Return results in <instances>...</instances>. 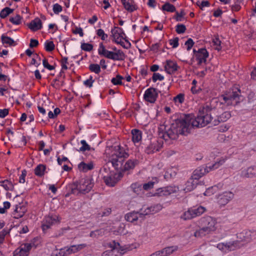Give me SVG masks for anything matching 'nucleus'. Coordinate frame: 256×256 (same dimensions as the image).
<instances>
[{
	"label": "nucleus",
	"mask_w": 256,
	"mask_h": 256,
	"mask_svg": "<svg viewBox=\"0 0 256 256\" xmlns=\"http://www.w3.org/2000/svg\"><path fill=\"white\" fill-rule=\"evenodd\" d=\"M26 212V208L24 206L16 205V208L12 213L14 218L18 219L24 216Z\"/></svg>",
	"instance_id": "b1692460"
},
{
	"label": "nucleus",
	"mask_w": 256,
	"mask_h": 256,
	"mask_svg": "<svg viewBox=\"0 0 256 256\" xmlns=\"http://www.w3.org/2000/svg\"><path fill=\"white\" fill-rule=\"evenodd\" d=\"M122 2L125 9L128 12H132L136 9L135 5L132 4L128 1L122 0Z\"/></svg>",
	"instance_id": "58836bf2"
},
{
	"label": "nucleus",
	"mask_w": 256,
	"mask_h": 256,
	"mask_svg": "<svg viewBox=\"0 0 256 256\" xmlns=\"http://www.w3.org/2000/svg\"><path fill=\"white\" fill-rule=\"evenodd\" d=\"M208 172V168L205 166H201L194 170L192 178L193 179L198 180Z\"/></svg>",
	"instance_id": "4be33fe9"
},
{
	"label": "nucleus",
	"mask_w": 256,
	"mask_h": 256,
	"mask_svg": "<svg viewBox=\"0 0 256 256\" xmlns=\"http://www.w3.org/2000/svg\"><path fill=\"white\" fill-rule=\"evenodd\" d=\"M112 36L114 38V41L117 44H120L124 48L128 49L131 46V44L126 39V36L118 32H116L114 30H111Z\"/></svg>",
	"instance_id": "6e6552de"
},
{
	"label": "nucleus",
	"mask_w": 256,
	"mask_h": 256,
	"mask_svg": "<svg viewBox=\"0 0 256 256\" xmlns=\"http://www.w3.org/2000/svg\"><path fill=\"white\" fill-rule=\"evenodd\" d=\"M14 10V9L10 8L9 7H6L0 11V17L2 18H4L9 14L12 13Z\"/></svg>",
	"instance_id": "ea45409f"
},
{
	"label": "nucleus",
	"mask_w": 256,
	"mask_h": 256,
	"mask_svg": "<svg viewBox=\"0 0 256 256\" xmlns=\"http://www.w3.org/2000/svg\"><path fill=\"white\" fill-rule=\"evenodd\" d=\"M81 48L86 52H90L93 49V46L88 43H82Z\"/></svg>",
	"instance_id": "864d4df0"
},
{
	"label": "nucleus",
	"mask_w": 256,
	"mask_h": 256,
	"mask_svg": "<svg viewBox=\"0 0 256 256\" xmlns=\"http://www.w3.org/2000/svg\"><path fill=\"white\" fill-rule=\"evenodd\" d=\"M256 236V230H244L242 232L237 234V238L241 241L250 242Z\"/></svg>",
	"instance_id": "4468645a"
},
{
	"label": "nucleus",
	"mask_w": 256,
	"mask_h": 256,
	"mask_svg": "<svg viewBox=\"0 0 256 256\" xmlns=\"http://www.w3.org/2000/svg\"><path fill=\"white\" fill-rule=\"evenodd\" d=\"M2 42L3 44H7L9 46H12L14 42V40L11 38L2 34L1 36Z\"/></svg>",
	"instance_id": "79ce46f5"
},
{
	"label": "nucleus",
	"mask_w": 256,
	"mask_h": 256,
	"mask_svg": "<svg viewBox=\"0 0 256 256\" xmlns=\"http://www.w3.org/2000/svg\"><path fill=\"white\" fill-rule=\"evenodd\" d=\"M162 144L163 140L158 138V140L151 142L146 148L145 152L148 154H150L158 151L162 146Z\"/></svg>",
	"instance_id": "2eb2a0df"
},
{
	"label": "nucleus",
	"mask_w": 256,
	"mask_h": 256,
	"mask_svg": "<svg viewBox=\"0 0 256 256\" xmlns=\"http://www.w3.org/2000/svg\"><path fill=\"white\" fill-rule=\"evenodd\" d=\"M178 190V187L175 186H168L158 188L156 190V192L153 194V196H168L172 194L175 193Z\"/></svg>",
	"instance_id": "9b49d317"
},
{
	"label": "nucleus",
	"mask_w": 256,
	"mask_h": 256,
	"mask_svg": "<svg viewBox=\"0 0 256 256\" xmlns=\"http://www.w3.org/2000/svg\"><path fill=\"white\" fill-rule=\"evenodd\" d=\"M158 179L156 178H154L152 180L149 181L147 183H145L143 184L142 188L144 190H150L154 187V184L158 182Z\"/></svg>",
	"instance_id": "72a5a7b5"
},
{
	"label": "nucleus",
	"mask_w": 256,
	"mask_h": 256,
	"mask_svg": "<svg viewBox=\"0 0 256 256\" xmlns=\"http://www.w3.org/2000/svg\"><path fill=\"white\" fill-rule=\"evenodd\" d=\"M90 70L96 74H98L100 72V67L98 64H90L89 66Z\"/></svg>",
	"instance_id": "de8ad7c7"
},
{
	"label": "nucleus",
	"mask_w": 256,
	"mask_h": 256,
	"mask_svg": "<svg viewBox=\"0 0 256 256\" xmlns=\"http://www.w3.org/2000/svg\"><path fill=\"white\" fill-rule=\"evenodd\" d=\"M184 95L182 94H180L174 98V100L176 102H178L180 104H182L184 102Z\"/></svg>",
	"instance_id": "13d9d810"
},
{
	"label": "nucleus",
	"mask_w": 256,
	"mask_h": 256,
	"mask_svg": "<svg viewBox=\"0 0 256 256\" xmlns=\"http://www.w3.org/2000/svg\"><path fill=\"white\" fill-rule=\"evenodd\" d=\"M78 168L81 172H86L94 168V164L92 162L86 164L82 162L78 165Z\"/></svg>",
	"instance_id": "cd10ccee"
},
{
	"label": "nucleus",
	"mask_w": 256,
	"mask_h": 256,
	"mask_svg": "<svg viewBox=\"0 0 256 256\" xmlns=\"http://www.w3.org/2000/svg\"><path fill=\"white\" fill-rule=\"evenodd\" d=\"M124 79V77L122 76L117 74L116 77L113 78L111 82L114 84V85H122V80Z\"/></svg>",
	"instance_id": "49530a36"
},
{
	"label": "nucleus",
	"mask_w": 256,
	"mask_h": 256,
	"mask_svg": "<svg viewBox=\"0 0 256 256\" xmlns=\"http://www.w3.org/2000/svg\"><path fill=\"white\" fill-rule=\"evenodd\" d=\"M178 249V247L176 246H170L166 247L163 249L162 250L163 252L164 256H168L174 252L176 251Z\"/></svg>",
	"instance_id": "f704fd0d"
},
{
	"label": "nucleus",
	"mask_w": 256,
	"mask_h": 256,
	"mask_svg": "<svg viewBox=\"0 0 256 256\" xmlns=\"http://www.w3.org/2000/svg\"><path fill=\"white\" fill-rule=\"evenodd\" d=\"M225 162V159L222 158H220L218 161L216 162L214 164H212L211 166H205V167L208 168V172L210 170H216V168H218L220 166L223 164Z\"/></svg>",
	"instance_id": "c9c22d12"
},
{
	"label": "nucleus",
	"mask_w": 256,
	"mask_h": 256,
	"mask_svg": "<svg viewBox=\"0 0 256 256\" xmlns=\"http://www.w3.org/2000/svg\"><path fill=\"white\" fill-rule=\"evenodd\" d=\"M217 188L218 187L216 186H212L211 188H209L206 190L204 193V194L206 196H210L212 194H213L216 192Z\"/></svg>",
	"instance_id": "bf43d9fd"
},
{
	"label": "nucleus",
	"mask_w": 256,
	"mask_h": 256,
	"mask_svg": "<svg viewBox=\"0 0 256 256\" xmlns=\"http://www.w3.org/2000/svg\"><path fill=\"white\" fill-rule=\"evenodd\" d=\"M126 58L124 52L120 50H116V52H112V60H123Z\"/></svg>",
	"instance_id": "c756f323"
},
{
	"label": "nucleus",
	"mask_w": 256,
	"mask_h": 256,
	"mask_svg": "<svg viewBox=\"0 0 256 256\" xmlns=\"http://www.w3.org/2000/svg\"><path fill=\"white\" fill-rule=\"evenodd\" d=\"M112 212V210L110 208H106L102 212V213L100 212L98 214V215L100 216L103 217V216H109Z\"/></svg>",
	"instance_id": "0e129e2a"
},
{
	"label": "nucleus",
	"mask_w": 256,
	"mask_h": 256,
	"mask_svg": "<svg viewBox=\"0 0 256 256\" xmlns=\"http://www.w3.org/2000/svg\"><path fill=\"white\" fill-rule=\"evenodd\" d=\"M128 152L120 145H116L112 147L110 161L114 167L121 164L120 162H124V159L128 158Z\"/></svg>",
	"instance_id": "39448f33"
},
{
	"label": "nucleus",
	"mask_w": 256,
	"mask_h": 256,
	"mask_svg": "<svg viewBox=\"0 0 256 256\" xmlns=\"http://www.w3.org/2000/svg\"><path fill=\"white\" fill-rule=\"evenodd\" d=\"M2 186L6 190L12 191L14 190V185L12 182L8 180H4L2 182Z\"/></svg>",
	"instance_id": "a19ab883"
},
{
	"label": "nucleus",
	"mask_w": 256,
	"mask_h": 256,
	"mask_svg": "<svg viewBox=\"0 0 256 256\" xmlns=\"http://www.w3.org/2000/svg\"><path fill=\"white\" fill-rule=\"evenodd\" d=\"M214 45L216 46L215 49L220 50L222 49L221 42L218 38H216L213 40Z\"/></svg>",
	"instance_id": "052dcab7"
},
{
	"label": "nucleus",
	"mask_w": 256,
	"mask_h": 256,
	"mask_svg": "<svg viewBox=\"0 0 256 256\" xmlns=\"http://www.w3.org/2000/svg\"><path fill=\"white\" fill-rule=\"evenodd\" d=\"M194 179L192 178L188 180L186 184V187L183 189L186 192H190L193 190L196 186V182L194 181Z\"/></svg>",
	"instance_id": "7c9ffc66"
},
{
	"label": "nucleus",
	"mask_w": 256,
	"mask_h": 256,
	"mask_svg": "<svg viewBox=\"0 0 256 256\" xmlns=\"http://www.w3.org/2000/svg\"><path fill=\"white\" fill-rule=\"evenodd\" d=\"M123 175L122 172H110L107 175L104 176V181L106 186H114L123 176Z\"/></svg>",
	"instance_id": "0eeeda50"
},
{
	"label": "nucleus",
	"mask_w": 256,
	"mask_h": 256,
	"mask_svg": "<svg viewBox=\"0 0 256 256\" xmlns=\"http://www.w3.org/2000/svg\"><path fill=\"white\" fill-rule=\"evenodd\" d=\"M86 246L85 244L72 245L70 246H66L64 248L66 256L72 254L76 253Z\"/></svg>",
	"instance_id": "6ab92c4d"
},
{
	"label": "nucleus",
	"mask_w": 256,
	"mask_h": 256,
	"mask_svg": "<svg viewBox=\"0 0 256 256\" xmlns=\"http://www.w3.org/2000/svg\"><path fill=\"white\" fill-rule=\"evenodd\" d=\"M55 48V46L52 41H46L44 43V48L47 52L52 51Z\"/></svg>",
	"instance_id": "09e8293b"
},
{
	"label": "nucleus",
	"mask_w": 256,
	"mask_h": 256,
	"mask_svg": "<svg viewBox=\"0 0 256 256\" xmlns=\"http://www.w3.org/2000/svg\"><path fill=\"white\" fill-rule=\"evenodd\" d=\"M22 17L19 14H16V16L13 17H10L9 20L10 22L16 25H18L20 24L22 22Z\"/></svg>",
	"instance_id": "c03bdc74"
},
{
	"label": "nucleus",
	"mask_w": 256,
	"mask_h": 256,
	"mask_svg": "<svg viewBox=\"0 0 256 256\" xmlns=\"http://www.w3.org/2000/svg\"><path fill=\"white\" fill-rule=\"evenodd\" d=\"M110 246L112 249L104 252L102 256H122L124 254L122 252L124 250L122 249L118 242L112 241L110 243Z\"/></svg>",
	"instance_id": "1a4fd4ad"
},
{
	"label": "nucleus",
	"mask_w": 256,
	"mask_h": 256,
	"mask_svg": "<svg viewBox=\"0 0 256 256\" xmlns=\"http://www.w3.org/2000/svg\"><path fill=\"white\" fill-rule=\"evenodd\" d=\"M96 34L100 37L102 40H105L108 37L107 34L104 33V32L102 29H98L96 30Z\"/></svg>",
	"instance_id": "6e6d98bb"
},
{
	"label": "nucleus",
	"mask_w": 256,
	"mask_h": 256,
	"mask_svg": "<svg viewBox=\"0 0 256 256\" xmlns=\"http://www.w3.org/2000/svg\"><path fill=\"white\" fill-rule=\"evenodd\" d=\"M176 20L177 22L182 21V18L186 14L184 10H181L180 12H176Z\"/></svg>",
	"instance_id": "680f3d73"
},
{
	"label": "nucleus",
	"mask_w": 256,
	"mask_h": 256,
	"mask_svg": "<svg viewBox=\"0 0 256 256\" xmlns=\"http://www.w3.org/2000/svg\"><path fill=\"white\" fill-rule=\"evenodd\" d=\"M132 140L136 142H139L142 140V132L138 129H134L132 130Z\"/></svg>",
	"instance_id": "c85d7f7f"
},
{
	"label": "nucleus",
	"mask_w": 256,
	"mask_h": 256,
	"mask_svg": "<svg viewBox=\"0 0 256 256\" xmlns=\"http://www.w3.org/2000/svg\"><path fill=\"white\" fill-rule=\"evenodd\" d=\"M194 120L190 116H184L176 120V125L172 124L170 128L166 129L164 127V130L162 128H159L158 138L160 139L164 140L165 142L168 139L176 140L178 138V134L187 135L190 132L192 127H196L192 124V122Z\"/></svg>",
	"instance_id": "f03ea898"
},
{
	"label": "nucleus",
	"mask_w": 256,
	"mask_h": 256,
	"mask_svg": "<svg viewBox=\"0 0 256 256\" xmlns=\"http://www.w3.org/2000/svg\"><path fill=\"white\" fill-rule=\"evenodd\" d=\"M140 218V212L138 211H133L126 214L125 216V219L126 221L134 222Z\"/></svg>",
	"instance_id": "bb28decb"
},
{
	"label": "nucleus",
	"mask_w": 256,
	"mask_h": 256,
	"mask_svg": "<svg viewBox=\"0 0 256 256\" xmlns=\"http://www.w3.org/2000/svg\"><path fill=\"white\" fill-rule=\"evenodd\" d=\"M162 10L168 12H174L176 11V8L174 5L166 2L162 6Z\"/></svg>",
	"instance_id": "a18cd8bd"
},
{
	"label": "nucleus",
	"mask_w": 256,
	"mask_h": 256,
	"mask_svg": "<svg viewBox=\"0 0 256 256\" xmlns=\"http://www.w3.org/2000/svg\"><path fill=\"white\" fill-rule=\"evenodd\" d=\"M28 28L33 32H36L42 28V23L41 20L37 18L32 20L28 24Z\"/></svg>",
	"instance_id": "5701e85b"
},
{
	"label": "nucleus",
	"mask_w": 256,
	"mask_h": 256,
	"mask_svg": "<svg viewBox=\"0 0 256 256\" xmlns=\"http://www.w3.org/2000/svg\"><path fill=\"white\" fill-rule=\"evenodd\" d=\"M152 79L154 82H156L158 80H163L164 79V77L159 73H154L153 74Z\"/></svg>",
	"instance_id": "69168bd1"
},
{
	"label": "nucleus",
	"mask_w": 256,
	"mask_h": 256,
	"mask_svg": "<svg viewBox=\"0 0 256 256\" xmlns=\"http://www.w3.org/2000/svg\"><path fill=\"white\" fill-rule=\"evenodd\" d=\"M94 186V179L92 177H86L80 180L76 189L79 193L86 194L90 191Z\"/></svg>",
	"instance_id": "423d86ee"
},
{
	"label": "nucleus",
	"mask_w": 256,
	"mask_h": 256,
	"mask_svg": "<svg viewBox=\"0 0 256 256\" xmlns=\"http://www.w3.org/2000/svg\"><path fill=\"white\" fill-rule=\"evenodd\" d=\"M238 246L236 241L230 242H228L220 243L218 244L217 248L222 251L226 252L234 250Z\"/></svg>",
	"instance_id": "a211bd4d"
},
{
	"label": "nucleus",
	"mask_w": 256,
	"mask_h": 256,
	"mask_svg": "<svg viewBox=\"0 0 256 256\" xmlns=\"http://www.w3.org/2000/svg\"><path fill=\"white\" fill-rule=\"evenodd\" d=\"M186 30V27L183 24H178L176 27V31L178 34L184 33Z\"/></svg>",
	"instance_id": "5fc2aeb1"
},
{
	"label": "nucleus",
	"mask_w": 256,
	"mask_h": 256,
	"mask_svg": "<svg viewBox=\"0 0 256 256\" xmlns=\"http://www.w3.org/2000/svg\"><path fill=\"white\" fill-rule=\"evenodd\" d=\"M240 176L244 178H250L256 176V166L242 170Z\"/></svg>",
	"instance_id": "393cba45"
},
{
	"label": "nucleus",
	"mask_w": 256,
	"mask_h": 256,
	"mask_svg": "<svg viewBox=\"0 0 256 256\" xmlns=\"http://www.w3.org/2000/svg\"><path fill=\"white\" fill-rule=\"evenodd\" d=\"M138 212H140V220L144 219L145 216L153 214L150 206L148 207L145 209H144V208L140 209L138 210Z\"/></svg>",
	"instance_id": "e433bc0d"
},
{
	"label": "nucleus",
	"mask_w": 256,
	"mask_h": 256,
	"mask_svg": "<svg viewBox=\"0 0 256 256\" xmlns=\"http://www.w3.org/2000/svg\"><path fill=\"white\" fill-rule=\"evenodd\" d=\"M104 234V230L102 229L96 230L90 232V236L92 238H97Z\"/></svg>",
	"instance_id": "8fccbe9b"
},
{
	"label": "nucleus",
	"mask_w": 256,
	"mask_h": 256,
	"mask_svg": "<svg viewBox=\"0 0 256 256\" xmlns=\"http://www.w3.org/2000/svg\"><path fill=\"white\" fill-rule=\"evenodd\" d=\"M192 210H193V214H194L195 217L200 216L206 211L205 208L202 206H200L197 208H193Z\"/></svg>",
	"instance_id": "37998d69"
},
{
	"label": "nucleus",
	"mask_w": 256,
	"mask_h": 256,
	"mask_svg": "<svg viewBox=\"0 0 256 256\" xmlns=\"http://www.w3.org/2000/svg\"><path fill=\"white\" fill-rule=\"evenodd\" d=\"M62 6L58 4H56L53 6V11L54 14H58L62 11Z\"/></svg>",
	"instance_id": "774afa93"
},
{
	"label": "nucleus",
	"mask_w": 256,
	"mask_h": 256,
	"mask_svg": "<svg viewBox=\"0 0 256 256\" xmlns=\"http://www.w3.org/2000/svg\"><path fill=\"white\" fill-rule=\"evenodd\" d=\"M192 212L193 210L192 208H189L187 211L183 213V214L180 216V218L184 220L192 219L195 218L194 214H193Z\"/></svg>",
	"instance_id": "4c0bfd02"
},
{
	"label": "nucleus",
	"mask_w": 256,
	"mask_h": 256,
	"mask_svg": "<svg viewBox=\"0 0 256 256\" xmlns=\"http://www.w3.org/2000/svg\"><path fill=\"white\" fill-rule=\"evenodd\" d=\"M150 208L152 214H154L160 212L162 209V206L160 204H156L153 206H150Z\"/></svg>",
	"instance_id": "4d7b16f0"
},
{
	"label": "nucleus",
	"mask_w": 256,
	"mask_h": 256,
	"mask_svg": "<svg viewBox=\"0 0 256 256\" xmlns=\"http://www.w3.org/2000/svg\"><path fill=\"white\" fill-rule=\"evenodd\" d=\"M130 188L137 195H140L142 193V187L140 184L138 182L132 184Z\"/></svg>",
	"instance_id": "473e14b6"
},
{
	"label": "nucleus",
	"mask_w": 256,
	"mask_h": 256,
	"mask_svg": "<svg viewBox=\"0 0 256 256\" xmlns=\"http://www.w3.org/2000/svg\"><path fill=\"white\" fill-rule=\"evenodd\" d=\"M98 53L100 55L102 56L108 58L112 60V52L106 50L102 43L100 44L98 49Z\"/></svg>",
	"instance_id": "a878e982"
},
{
	"label": "nucleus",
	"mask_w": 256,
	"mask_h": 256,
	"mask_svg": "<svg viewBox=\"0 0 256 256\" xmlns=\"http://www.w3.org/2000/svg\"><path fill=\"white\" fill-rule=\"evenodd\" d=\"M179 68L176 63L171 60H167L164 66L165 70L169 74H174Z\"/></svg>",
	"instance_id": "412c9836"
},
{
	"label": "nucleus",
	"mask_w": 256,
	"mask_h": 256,
	"mask_svg": "<svg viewBox=\"0 0 256 256\" xmlns=\"http://www.w3.org/2000/svg\"><path fill=\"white\" fill-rule=\"evenodd\" d=\"M57 218L58 217L56 216H46L42 221V230L44 232L50 228L52 224L56 222Z\"/></svg>",
	"instance_id": "f3484780"
},
{
	"label": "nucleus",
	"mask_w": 256,
	"mask_h": 256,
	"mask_svg": "<svg viewBox=\"0 0 256 256\" xmlns=\"http://www.w3.org/2000/svg\"><path fill=\"white\" fill-rule=\"evenodd\" d=\"M138 163V162L137 160L130 159L127 160L124 164V162H120L121 164L118 166H115L114 168L117 170H120V172H122L123 174L124 172L134 169Z\"/></svg>",
	"instance_id": "9d476101"
},
{
	"label": "nucleus",
	"mask_w": 256,
	"mask_h": 256,
	"mask_svg": "<svg viewBox=\"0 0 256 256\" xmlns=\"http://www.w3.org/2000/svg\"><path fill=\"white\" fill-rule=\"evenodd\" d=\"M200 228L194 232L196 238H202L214 232L216 228V222L215 219L210 216L201 218L198 220Z\"/></svg>",
	"instance_id": "20e7f679"
},
{
	"label": "nucleus",
	"mask_w": 256,
	"mask_h": 256,
	"mask_svg": "<svg viewBox=\"0 0 256 256\" xmlns=\"http://www.w3.org/2000/svg\"><path fill=\"white\" fill-rule=\"evenodd\" d=\"M216 110L214 105L206 104L200 108L198 114L196 118L192 122V124L196 127H204L211 123L214 126H216L220 122H226L231 116L229 112H224L220 116L216 115L214 118L212 116V114H216Z\"/></svg>",
	"instance_id": "f257e3e1"
},
{
	"label": "nucleus",
	"mask_w": 256,
	"mask_h": 256,
	"mask_svg": "<svg viewBox=\"0 0 256 256\" xmlns=\"http://www.w3.org/2000/svg\"><path fill=\"white\" fill-rule=\"evenodd\" d=\"M80 143L82 144V146L80 148V151L85 152L86 150H90V146L86 143L85 140H82Z\"/></svg>",
	"instance_id": "603ef678"
},
{
	"label": "nucleus",
	"mask_w": 256,
	"mask_h": 256,
	"mask_svg": "<svg viewBox=\"0 0 256 256\" xmlns=\"http://www.w3.org/2000/svg\"><path fill=\"white\" fill-rule=\"evenodd\" d=\"M34 246L32 243H25L16 248L14 252V256H28L30 250Z\"/></svg>",
	"instance_id": "f8f14e48"
},
{
	"label": "nucleus",
	"mask_w": 256,
	"mask_h": 256,
	"mask_svg": "<svg viewBox=\"0 0 256 256\" xmlns=\"http://www.w3.org/2000/svg\"><path fill=\"white\" fill-rule=\"evenodd\" d=\"M178 40L179 38L178 37H176L173 39L170 40V44L172 46L173 48H176L178 46Z\"/></svg>",
	"instance_id": "e2e57ef3"
},
{
	"label": "nucleus",
	"mask_w": 256,
	"mask_h": 256,
	"mask_svg": "<svg viewBox=\"0 0 256 256\" xmlns=\"http://www.w3.org/2000/svg\"><path fill=\"white\" fill-rule=\"evenodd\" d=\"M46 169V166L45 165L40 164L34 168V174L36 176L42 177L44 175Z\"/></svg>",
	"instance_id": "2f4dec72"
},
{
	"label": "nucleus",
	"mask_w": 256,
	"mask_h": 256,
	"mask_svg": "<svg viewBox=\"0 0 256 256\" xmlns=\"http://www.w3.org/2000/svg\"><path fill=\"white\" fill-rule=\"evenodd\" d=\"M234 194L230 192H226L217 196V202L223 206L227 204L234 198Z\"/></svg>",
	"instance_id": "dca6fc26"
},
{
	"label": "nucleus",
	"mask_w": 256,
	"mask_h": 256,
	"mask_svg": "<svg viewBox=\"0 0 256 256\" xmlns=\"http://www.w3.org/2000/svg\"><path fill=\"white\" fill-rule=\"evenodd\" d=\"M241 90L238 87L232 88L225 94L222 95L218 98H214L211 100V104H216L218 106L224 105L226 106H235L240 102V100Z\"/></svg>",
	"instance_id": "7ed1b4c3"
},
{
	"label": "nucleus",
	"mask_w": 256,
	"mask_h": 256,
	"mask_svg": "<svg viewBox=\"0 0 256 256\" xmlns=\"http://www.w3.org/2000/svg\"><path fill=\"white\" fill-rule=\"evenodd\" d=\"M51 256H66V254L64 248L60 249L59 250L56 248L52 251Z\"/></svg>",
	"instance_id": "3c124183"
},
{
	"label": "nucleus",
	"mask_w": 256,
	"mask_h": 256,
	"mask_svg": "<svg viewBox=\"0 0 256 256\" xmlns=\"http://www.w3.org/2000/svg\"><path fill=\"white\" fill-rule=\"evenodd\" d=\"M194 44V42L191 38H189L185 42L188 50H190Z\"/></svg>",
	"instance_id": "338daca9"
},
{
	"label": "nucleus",
	"mask_w": 256,
	"mask_h": 256,
	"mask_svg": "<svg viewBox=\"0 0 256 256\" xmlns=\"http://www.w3.org/2000/svg\"><path fill=\"white\" fill-rule=\"evenodd\" d=\"M208 56V52L206 48H200L196 54V60L198 61V64H201L202 62H206V58Z\"/></svg>",
	"instance_id": "aec40b11"
},
{
	"label": "nucleus",
	"mask_w": 256,
	"mask_h": 256,
	"mask_svg": "<svg viewBox=\"0 0 256 256\" xmlns=\"http://www.w3.org/2000/svg\"><path fill=\"white\" fill-rule=\"evenodd\" d=\"M158 92L156 88H150L145 91L144 98L146 101L154 104L158 98Z\"/></svg>",
	"instance_id": "ddd939ff"
}]
</instances>
